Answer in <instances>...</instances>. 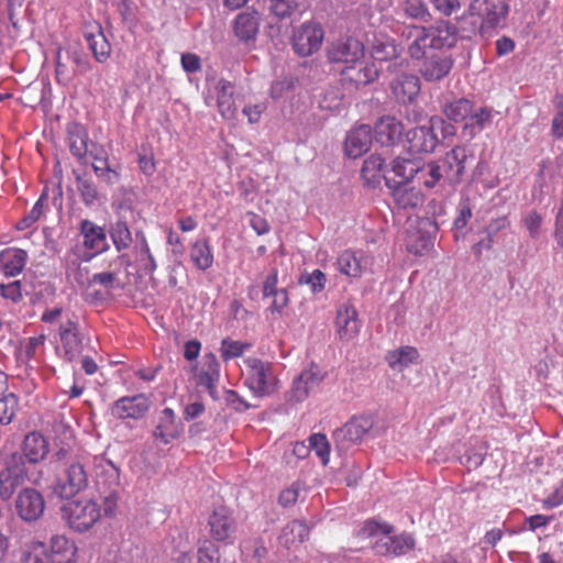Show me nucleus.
<instances>
[{"label":"nucleus","mask_w":563,"mask_h":563,"mask_svg":"<svg viewBox=\"0 0 563 563\" xmlns=\"http://www.w3.org/2000/svg\"><path fill=\"white\" fill-rule=\"evenodd\" d=\"M308 537V526L300 520H292L283 528L279 542L289 549L296 544L302 543Z\"/></svg>","instance_id":"e433bc0d"},{"label":"nucleus","mask_w":563,"mask_h":563,"mask_svg":"<svg viewBox=\"0 0 563 563\" xmlns=\"http://www.w3.org/2000/svg\"><path fill=\"white\" fill-rule=\"evenodd\" d=\"M190 260L199 271H207L213 265L214 256L208 239L197 240L192 243Z\"/></svg>","instance_id":"c9c22d12"},{"label":"nucleus","mask_w":563,"mask_h":563,"mask_svg":"<svg viewBox=\"0 0 563 563\" xmlns=\"http://www.w3.org/2000/svg\"><path fill=\"white\" fill-rule=\"evenodd\" d=\"M88 486V475L80 462L70 463L65 470V477L55 490L62 498H71Z\"/></svg>","instance_id":"ddd939ff"},{"label":"nucleus","mask_w":563,"mask_h":563,"mask_svg":"<svg viewBox=\"0 0 563 563\" xmlns=\"http://www.w3.org/2000/svg\"><path fill=\"white\" fill-rule=\"evenodd\" d=\"M68 145L70 153L78 162H86L88 155V132L86 128L78 123H71L67 126Z\"/></svg>","instance_id":"2f4dec72"},{"label":"nucleus","mask_w":563,"mask_h":563,"mask_svg":"<svg viewBox=\"0 0 563 563\" xmlns=\"http://www.w3.org/2000/svg\"><path fill=\"white\" fill-rule=\"evenodd\" d=\"M398 55V48L393 41H377L372 47V56L376 60H389Z\"/></svg>","instance_id":"bf43d9fd"},{"label":"nucleus","mask_w":563,"mask_h":563,"mask_svg":"<svg viewBox=\"0 0 563 563\" xmlns=\"http://www.w3.org/2000/svg\"><path fill=\"white\" fill-rule=\"evenodd\" d=\"M27 260L26 251L7 247L0 252V272L7 277H15L23 272Z\"/></svg>","instance_id":"c85d7f7f"},{"label":"nucleus","mask_w":563,"mask_h":563,"mask_svg":"<svg viewBox=\"0 0 563 563\" xmlns=\"http://www.w3.org/2000/svg\"><path fill=\"white\" fill-rule=\"evenodd\" d=\"M385 184L390 190L394 202L401 209H413L422 203L423 195L408 184L395 183L391 176H385Z\"/></svg>","instance_id":"f3484780"},{"label":"nucleus","mask_w":563,"mask_h":563,"mask_svg":"<svg viewBox=\"0 0 563 563\" xmlns=\"http://www.w3.org/2000/svg\"><path fill=\"white\" fill-rule=\"evenodd\" d=\"M296 8H297L296 0H271L269 1L271 12L275 16L280 18V19L290 16Z\"/></svg>","instance_id":"0e129e2a"},{"label":"nucleus","mask_w":563,"mask_h":563,"mask_svg":"<svg viewBox=\"0 0 563 563\" xmlns=\"http://www.w3.org/2000/svg\"><path fill=\"white\" fill-rule=\"evenodd\" d=\"M552 102L556 112L551 121V135L560 140L563 137V95L556 93Z\"/></svg>","instance_id":"4d7b16f0"},{"label":"nucleus","mask_w":563,"mask_h":563,"mask_svg":"<svg viewBox=\"0 0 563 563\" xmlns=\"http://www.w3.org/2000/svg\"><path fill=\"white\" fill-rule=\"evenodd\" d=\"M374 527L376 530H382L384 536L376 540L374 544V550L379 555H393L391 548L394 544H390L388 540H393V537L389 536V533L393 531V527L389 525L379 526L373 522H367L366 528L371 531V533L374 532Z\"/></svg>","instance_id":"8fccbe9b"},{"label":"nucleus","mask_w":563,"mask_h":563,"mask_svg":"<svg viewBox=\"0 0 563 563\" xmlns=\"http://www.w3.org/2000/svg\"><path fill=\"white\" fill-rule=\"evenodd\" d=\"M446 129L453 130V126L441 118L432 117L428 124L409 130L406 134L409 151L413 154L432 153L439 143L435 131Z\"/></svg>","instance_id":"7ed1b4c3"},{"label":"nucleus","mask_w":563,"mask_h":563,"mask_svg":"<svg viewBox=\"0 0 563 563\" xmlns=\"http://www.w3.org/2000/svg\"><path fill=\"white\" fill-rule=\"evenodd\" d=\"M261 22V13L247 8L240 12L232 21L234 36L244 45H254L260 33Z\"/></svg>","instance_id":"9d476101"},{"label":"nucleus","mask_w":563,"mask_h":563,"mask_svg":"<svg viewBox=\"0 0 563 563\" xmlns=\"http://www.w3.org/2000/svg\"><path fill=\"white\" fill-rule=\"evenodd\" d=\"M95 466L98 481L104 477L103 484L109 486V488L119 485V468L110 460L96 457Z\"/></svg>","instance_id":"37998d69"},{"label":"nucleus","mask_w":563,"mask_h":563,"mask_svg":"<svg viewBox=\"0 0 563 563\" xmlns=\"http://www.w3.org/2000/svg\"><path fill=\"white\" fill-rule=\"evenodd\" d=\"M390 544H394L391 548V553L395 556L404 555L408 553L415 547V540L409 533H401L399 536H394L393 540H388Z\"/></svg>","instance_id":"052dcab7"},{"label":"nucleus","mask_w":563,"mask_h":563,"mask_svg":"<svg viewBox=\"0 0 563 563\" xmlns=\"http://www.w3.org/2000/svg\"><path fill=\"white\" fill-rule=\"evenodd\" d=\"M433 49L452 47L457 41V30L449 21H439L434 25L427 27Z\"/></svg>","instance_id":"c756f323"},{"label":"nucleus","mask_w":563,"mask_h":563,"mask_svg":"<svg viewBox=\"0 0 563 563\" xmlns=\"http://www.w3.org/2000/svg\"><path fill=\"white\" fill-rule=\"evenodd\" d=\"M217 107L220 115L225 121H233L238 115V106L234 97V85L225 79H220L216 85Z\"/></svg>","instance_id":"b1692460"},{"label":"nucleus","mask_w":563,"mask_h":563,"mask_svg":"<svg viewBox=\"0 0 563 563\" xmlns=\"http://www.w3.org/2000/svg\"><path fill=\"white\" fill-rule=\"evenodd\" d=\"M84 36L97 62L103 63L110 57L111 45L98 22L87 23Z\"/></svg>","instance_id":"5701e85b"},{"label":"nucleus","mask_w":563,"mask_h":563,"mask_svg":"<svg viewBox=\"0 0 563 563\" xmlns=\"http://www.w3.org/2000/svg\"><path fill=\"white\" fill-rule=\"evenodd\" d=\"M62 516L71 530L86 532L101 519V509L93 499H76L62 507Z\"/></svg>","instance_id":"f257e3e1"},{"label":"nucleus","mask_w":563,"mask_h":563,"mask_svg":"<svg viewBox=\"0 0 563 563\" xmlns=\"http://www.w3.org/2000/svg\"><path fill=\"white\" fill-rule=\"evenodd\" d=\"M342 80L355 85L365 86L373 82L378 77V70L373 64H357L346 66L342 73Z\"/></svg>","instance_id":"7c9ffc66"},{"label":"nucleus","mask_w":563,"mask_h":563,"mask_svg":"<svg viewBox=\"0 0 563 563\" xmlns=\"http://www.w3.org/2000/svg\"><path fill=\"white\" fill-rule=\"evenodd\" d=\"M442 111L449 120L462 122L472 113L473 102L466 98H460L445 103Z\"/></svg>","instance_id":"a19ab883"},{"label":"nucleus","mask_w":563,"mask_h":563,"mask_svg":"<svg viewBox=\"0 0 563 563\" xmlns=\"http://www.w3.org/2000/svg\"><path fill=\"white\" fill-rule=\"evenodd\" d=\"M210 536L218 542L227 541L235 530V520L225 507L216 508L208 521Z\"/></svg>","instance_id":"aec40b11"},{"label":"nucleus","mask_w":563,"mask_h":563,"mask_svg":"<svg viewBox=\"0 0 563 563\" xmlns=\"http://www.w3.org/2000/svg\"><path fill=\"white\" fill-rule=\"evenodd\" d=\"M310 451H314L323 465H327L330 459V444L327 437L322 433H313L309 437Z\"/></svg>","instance_id":"6e6d98bb"},{"label":"nucleus","mask_w":563,"mask_h":563,"mask_svg":"<svg viewBox=\"0 0 563 563\" xmlns=\"http://www.w3.org/2000/svg\"><path fill=\"white\" fill-rule=\"evenodd\" d=\"M394 98L400 103L412 102L420 93V79L413 74H401L389 84Z\"/></svg>","instance_id":"412c9836"},{"label":"nucleus","mask_w":563,"mask_h":563,"mask_svg":"<svg viewBox=\"0 0 563 563\" xmlns=\"http://www.w3.org/2000/svg\"><path fill=\"white\" fill-rule=\"evenodd\" d=\"M402 123L394 117L379 119L374 129V137L382 146L395 145L402 136Z\"/></svg>","instance_id":"a878e982"},{"label":"nucleus","mask_w":563,"mask_h":563,"mask_svg":"<svg viewBox=\"0 0 563 563\" xmlns=\"http://www.w3.org/2000/svg\"><path fill=\"white\" fill-rule=\"evenodd\" d=\"M251 347V344L225 338L221 341L220 353L224 362L236 358Z\"/></svg>","instance_id":"603ef678"},{"label":"nucleus","mask_w":563,"mask_h":563,"mask_svg":"<svg viewBox=\"0 0 563 563\" xmlns=\"http://www.w3.org/2000/svg\"><path fill=\"white\" fill-rule=\"evenodd\" d=\"M438 224L429 218H422L417 221V224L407 231L406 249L409 253L415 255L428 254L434 243Z\"/></svg>","instance_id":"0eeeda50"},{"label":"nucleus","mask_w":563,"mask_h":563,"mask_svg":"<svg viewBox=\"0 0 563 563\" xmlns=\"http://www.w3.org/2000/svg\"><path fill=\"white\" fill-rule=\"evenodd\" d=\"M323 380V374L316 364H311L309 367L303 369L299 376L294 380L292 393L297 401L305 400L310 390L319 386Z\"/></svg>","instance_id":"cd10ccee"},{"label":"nucleus","mask_w":563,"mask_h":563,"mask_svg":"<svg viewBox=\"0 0 563 563\" xmlns=\"http://www.w3.org/2000/svg\"><path fill=\"white\" fill-rule=\"evenodd\" d=\"M59 351L67 362L77 361L86 350L90 349L91 339L80 331L79 323L67 320L58 328Z\"/></svg>","instance_id":"20e7f679"},{"label":"nucleus","mask_w":563,"mask_h":563,"mask_svg":"<svg viewBox=\"0 0 563 563\" xmlns=\"http://www.w3.org/2000/svg\"><path fill=\"white\" fill-rule=\"evenodd\" d=\"M150 409V400L143 395L139 394L131 397H121L113 402L110 412L115 419H140Z\"/></svg>","instance_id":"4468645a"},{"label":"nucleus","mask_w":563,"mask_h":563,"mask_svg":"<svg viewBox=\"0 0 563 563\" xmlns=\"http://www.w3.org/2000/svg\"><path fill=\"white\" fill-rule=\"evenodd\" d=\"M69 62L66 59V49L59 47L55 55V78L62 86H68L76 76V71L68 66Z\"/></svg>","instance_id":"49530a36"},{"label":"nucleus","mask_w":563,"mask_h":563,"mask_svg":"<svg viewBox=\"0 0 563 563\" xmlns=\"http://www.w3.org/2000/svg\"><path fill=\"white\" fill-rule=\"evenodd\" d=\"M401 35L407 41V51L411 58L422 59L428 51L433 49L429 31L426 26L406 25Z\"/></svg>","instance_id":"dca6fc26"},{"label":"nucleus","mask_w":563,"mask_h":563,"mask_svg":"<svg viewBox=\"0 0 563 563\" xmlns=\"http://www.w3.org/2000/svg\"><path fill=\"white\" fill-rule=\"evenodd\" d=\"M15 510L23 521L34 522L44 514V497L35 488H24L16 497Z\"/></svg>","instance_id":"9b49d317"},{"label":"nucleus","mask_w":563,"mask_h":563,"mask_svg":"<svg viewBox=\"0 0 563 563\" xmlns=\"http://www.w3.org/2000/svg\"><path fill=\"white\" fill-rule=\"evenodd\" d=\"M23 455L30 463L36 464L48 454V443L38 432L25 435L22 445Z\"/></svg>","instance_id":"f704fd0d"},{"label":"nucleus","mask_w":563,"mask_h":563,"mask_svg":"<svg viewBox=\"0 0 563 563\" xmlns=\"http://www.w3.org/2000/svg\"><path fill=\"white\" fill-rule=\"evenodd\" d=\"M79 233L82 236L84 246L91 251V254L87 256V260L93 255L104 252L108 249L104 229L92 221L88 219L81 220L79 224Z\"/></svg>","instance_id":"6ab92c4d"},{"label":"nucleus","mask_w":563,"mask_h":563,"mask_svg":"<svg viewBox=\"0 0 563 563\" xmlns=\"http://www.w3.org/2000/svg\"><path fill=\"white\" fill-rule=\"evenodd\" d=\"M324 31L319 22L307 21L298 26L291 36L295 53L307 57L319 51L323 43Z\"/></svg>","instance_id":"423d86ee"},{"label":"nucleus","mask_w":563,"mask_h":563,"mask_svg":"<svg viewBox=\"0 0 563 563\" xmlns=\"http://www.w3.org/2000/svg\"><path fill=\"white\" fill-rule=\"evenodd\" d=\"M417 176L418 179L422 183V185L428 189L434 188L435 185L439 184L441 179L444 180L443 174L440 167L438 166L437 162H431L423 166L422 168H419Z\"/></svg>","instance_id":"3c124183"},{"label":"nucleus","mask_w":563,"mask_h":563,"mask_svg":"<svg viewBox=\"0 0 563 563\" xmlns=\"http://www.w3.org/2000/svg\"><path fill=\"white\" fill-rule=\"evenodd\" d=\"M338 271L349 277H360L362 274L361 262L356 254L350 250L342 252L336 258Z\"/></svg>","instance_id":"a18cd8bd"},{"label":"nucleus","mask_w":563,"mask_h":563,"mask_svg":"<svg viewBox=\"0 0 563 563\" xmlns=\"http://www.w3.org/2000/svg\"><path fill=\"white\" fill-rule=\"evenodd\" d=\"M509 7L504 1L473 0L467 9V14L477 18L479 32L485 34L488 30L497 27L507 16Z\"/></svg>","instance_id":"39448f33"},{"label":"nucleus","mask_w":563,"mask_h":563,"mask_svg":"<svg viewBox=\"0 0 563 563\" xmlns=\"http://www.w3.org/2000/svg\"><path fill=\"white\" fill-rule=\"evenodd\" d=\"M327 277L320 269H314L311 274L303 275L300 283L310 285L312 292H320L324 289Z\"/></svg>","instance_id":"774afa93"},{"label":"nucleus","mask_w":563,"mask_h":563,"mask_svg":"<svg viewBox=\"0 0 563 563\" xmlns=\"http://www.w3.org/2000/svg\"><path fill=\"white\" fill-rule=\"evenodd\" d=\"M330 63L349 65L362 64L365 57L364 44L353 36H341L331 42L327 48Z\"/></svg>","instance_id":"6e6552de"},{"label":"nucleus","mask_w":563,"mask_h":563,"mask_svg":"<svg viewBox=\"0 0 563 563\" xmlns=\"http://www.w3.org/2000/svg\"><path fill=\"white\" fill-rule=\"evenodd\" d=\"M373 141L372 129L361 124L351 130L345 139V153L349 157L357 158L369 150Z\"/></svg>","instance_id":"393cba45"},{"label":"nucleus","mask_w":563,"mask_h":563,"mask_svg":"<svg viewBox=\"0 0 563 563\" xmlns=\"http://www.w3.org/2000/svg\"><path fill=\"white\" fill-rule=\"evenodd\" d=\"M510 225V221L507 216L498 217L492 219L486 227L487 241L479 242L475 245V251L481 253V247L484 246L487 250H490L494 244V235H496L499 231L505 230Z\"/></svg>","instance_id":"09e8293b"},{"label":"nucleus","mask_w":563,"mask_h":563,"mask_svg":"<svg viewBox=\"0 0 563 563\" xmlns=\"http://www.w3.org/2000/svg\"><path fill=\"white\" fill-rule=\"evenodd\" d=\"M181 427L176 420V415L172 408H165L161 412L158 424L154 431V437L167 444L179 437Z\"/></svg>","instance_id":"473e14b6"},{"label":"nucleus","mask_w":563,"mask_h":563,"mask_svg":"<svg viewBox=\"0 0 563 563\" xmlns=\"http://www.w3.org/2000/svg\"><path fill=\"white\" fill-rule=\"evenodd\" d=\"M110 238L119 252L126 250L132 243L131 231L123 221H118L111 227Z\"/></svg>","instance_id":"de8ad7c7"},{"label":"nucleus","mask_w":563,"mask_h":563,"mask_svg":"<svg viewBox=\"0 0 563 563\" xmlns=\"http://www.w3.org/2000/svg\"><path fill=\"white\" fill-rule=\"evenodd\" d=\"M372 428L373 420L369 417H353L333 432V438L339 445L349 448L361 442Z\"/></svg>","instance_id":"f8f14e48"},{"label":"nucleus","mask_w":563,"mask_h":563,"mask_svg":"<svg viewBox=\"0 0 563 563\" xmlns=\"http://www.w3.org/2000/svg\"><path fill=\"white\" fill-rule=\"evenodd\" d=\"M78 549L69 538L56 534L49 540L51 563H76Z\"/></svg>","instance_id":"bb28decb"},{"label":"nucleus","mask_w":563,"mask_h":563,"mask_svg":"<svg viewBox=\"0 0 563 563\" xmlns=\"http://www.w3.org/2000/svg\"><path fill=\"white\" fill-rule=\"evenodd\" d=\"M66 277L68 279H74L81 287L91 284V278L88 276V269L86 267L81 268L76 261L67 263Z\"/></svg>","instance_id":"e2e57ef3"},{"label":"nucleus","mask_w":563,"mask_h":563,"mask_svg":"<svg viewBox=\"0 0 563 563\" xmlns=\"http://www.w3.org/2000/svg\"><path fill=\"white\" fill-rule=\"evenodd\" d=\"M361 328L358 314L352 303H343L336 310L335 329L339 338L350 341L357 336Z\"/></svg>","instance_id":"a211bd4d"},{"label":"nucleus","mask_w":563,"mask_h":563,"mask_svg":"<svg viewBox=\"0 0 563 563\" xmlns=\"http://www.w3.org/2000/svg\"><path fill=\"white\" fill-rule=\"evenodd\" d=\"M92 158L100 164H92L96 176L104 183L112 185L120 178V174L109 165V158L106 151L101 147L96 153H91Z\"/></svg>","instance_id":"4c0bfd02"},{"label":"nucleus","mask_w":563,"mask_h":563,"mask_svg":"<svg viewBox=\"0 0 563 563\" xmlns=\"http://www.w3.org/2000/svg\"><path fill=\"white\" fill-rule=\"evenodd\" d=\"M0 295L12 302H19L22 299V285L20 280L0 284Z\"/></svg>","instance_id":"338daca9"},{"label":"nucleus","mask_w":563,"mask_h":563,"mask_svg":"<svg viewBox=\"0 0 563 563\" xmlns=\"http://www.w3.org/2000/svg\"><path fill=\"white\" fill-rule=\"evenodd\" d=\"M19 409V398L10 393L0 398V423L9 424Z\"/></svg>","instance_id":"5fc2aeb1"},{"label":"nucleus","mask_w":563,"mask_h":563,"mask_svg":"<svg viewBox=\"0 0 563 563\" xmlns=\"http://www.w3.org/2000/svg\"><path fill=\"white\" fill-rule=\"evenodd\" d=\"M385 159L377 154L369 155L363 163L361 176L365 186L375 188L380 185L385 176H390L388 173L384 174Z\"/></svg>","instance_id":"72a5a7b5"},{"label":"nucleus","mask_w":563,"mask_h":563,"mask_svg":"<svg viewBox=\"0 0 563 563\" xmlns=\"http://www.w3.org/2000/svg\"><path fill=\"white\" fill-rule=\"evenodd\" d=\"M21 563H51L45 543L38 540L26 542L21 551Z\"/></svg>","instance_id":"58836bf2"},{"label":"nucleus","mask_w":563,"mask_h":563,"mask_svg":"<svg viewBox=\"0 0 563 563\" xmlns=\"http://www.w3.org/2000/svg\"><path fill=\"white\" fill-rule=\"evenodd\" d=\"M77 187L80 192L81 199L86 206H92L98 198V190L92 180L77 176Z\"/></svg>","instance_id":"13d9d810"},{"label":"nucleus","mask_w":563,"mask_h":563,"mask_svg":"<svg viewBox=\"0 0 563 563\" xmlns=\"http://www.w3.org/2000/svg\"><path fill=\"white\" fill-rule=\"evenodd\" d=\"M47 201V194L43 192L33 208L30 210L27 214H25L15 225L18 230H25L33 225L36 221L41 219L44 213L45 203Z\"/></svg>","instance_id":"864d4df0"},{"label":"nucleus","mask_w":563,"mask_h":563,"mask_svg":"<svg viewBox=\"0 0 563 563\" xmlns=\"http://www.w3.org/2000/svg\"><path fill=\"white\" fill-rule=\"evenodd\" d=\"M46 336L45 334H40L36 336L27 338L21 346L22 356L25 360H32L36 356L40 349L44 346Z\"/></svg>","instance_id":"680f3d73"},{"label":"nucleus","mask_w":563,"mask_h":563,"mask_svg":"<svg viewBox=\"0 0 563 563\" xmlns=\"http://www.w3.org/2000/svg\"><path fill=\"white\" fill-rule=\"evenodd\" d=\"M25 479L26 467L22 454H11L7 459L5 467L0 472L1 499L9 500Z\"/></svg>","instance_id":"1a4fd4ad"},{"label":"nucleus","mask_w":563,"mask_h":563,"mask_svg":"<svg viewBox=\"0 0 563 563\" xmlns=\"http://www.w3.org/2000/svg\"><path fill=\"white\" fill-rule=\"evenodd\" d=\"M467 122L464 124V132H467L470 136H474L477 132L485 129L492 122L493 114L492 109L482 107L474 113L472 112Z\"/></svg>","instance_id":"c03bdc74"},{"label":"nucleus","mask_w":563,"mask_h":563,"mask_svg":"<svg viewBox=\"0 0 563 563\" xmlns=\"http://www.w3.org/2000/svg\"><path fill=\"white\" fill-rule=\"evenodd\" d=\"M424 58L419 71L427 81L443 79L450 74L454 65L452 56L448 54H432Z\"/></svg>","instance_id":"4be33fe9"},{"label":"nucleus","mask_w":563,"mask_h":563,"mask_svg":"<svg viewBox=\"0 0 563 563\" xmlns=\"http://www.w3.org/2000/svg\"><path fill=\"white\" fill-rule=\"evenodd\" d=\"M66 59L76 65V74H85L91 69V64L87 55L81 51L66 49Z\"/></svg>","instance_id":"69168bd1"},{"label":"nucleus","mask_w":563,"mask_h":563,"mask_svg":"<svg viewBox=\"0 0 563 563\" xmlns=\"http://www.w3.org/2000/svg\"><path fill=\"white\" fill-rule=\"evenodd\" d=\"M419 358V352L413 346H402L387 354V362L391 368L406 367Z\"/></svg>","instance_id":"79ce46f5"},{"label":"nucleus","mask_w":563,"mask_h":563,"mask_svg":"<svg viewBox=\"0 0 563 563\" xmlns=\"http://www.w3.org/2000/svg\"><path fill=\"white\" fill-rule=\"evenodd\" d=\"M244 384L256 397L269 396L278 389V379L273 365L256 357L245 361Z\"/></svg>","instance_id":"f03ea898"},{"label":"nucleus","mask_w":563,"mask_h":563,"mask_svg":"<svg viewBox=\"0 0 563 563\" xmlns=\"http://www.w3.org/2000/svg\"><path fill=\"white\" fill-rule=\"evenodd\" d=\"M466 150L462 146H454L442 158L435 161L440 167L444 181L455 185L461 181L465 170Z\"/></svg>","instance_id":"2eb2a0df"},{"label":"nucleus","mask_w":563,"mask_h":563,"mask_svg":"<svg viewBox=\"0 0 563 563\" xmlns=\"http://www.w3.org/2000/svg\"><path fill=\"white\" fill-rule=\"evenodd\" d=\"M418 172L419 167L412 161L398 157L393 161L391 169L388 174L395 178V183L408 184L417 176Z\"/></svg>","instance_id":"ea45409f"}]
</instances>
